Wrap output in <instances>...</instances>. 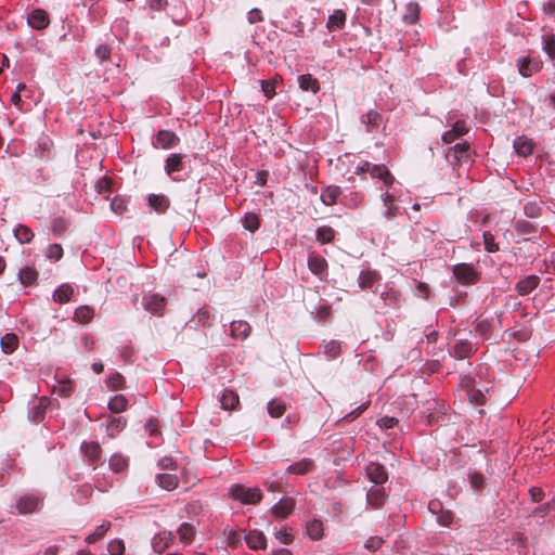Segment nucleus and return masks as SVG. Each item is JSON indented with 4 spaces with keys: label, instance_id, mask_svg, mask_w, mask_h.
<instances>
[{
    "label": "nucleus",
    "instance_id": "obj_6",
    "mask_svg": "<svg viewBox=\"0 0 555 555\" xmlns=\"http://www.w3.org/2000/svg\"><path fill=\"white\" fill-rule=\"evenodd\" d=\"M80 451L83 455L85 462L95 469L102 464V448L98 442L83 441L80 447Z\"/></svg>",
    "mask_w": 555,
    "mask_h": 555
},
{
    "label": "nucleus",
    "instance_id": "obj_50",
    "mask_svg": "<svg viewBox=\"0 0 555 555\" xmlns=\"http://www.w3.org/2000/svg\"><path fill=\"white\" fill-rule=\"evenodd\" d=\"M111 528L109 521H104L100 526H98L92 533L87 535L86 542L91 544L100 540Z\"/></svg>",
    "mask_w": 555,
    "mask_h": 555
},
{
    "label": "nucleus",
    "instance_id": "obj_7",
    "mask_svg": "<svg viewBox=\"0 0 555 555\" xmlns=\"http://www.w3.org/2000/svg\"><path fill=\"white\" fill-rule=\"evenodd\" d=\"M142 306L146 311L155 315H163L166 307V298L158 294L146 293L143 295Z\"/></svg>",
    "mask_w": 555,
    "mask_h": 555
},
{
    "label": "nucleus",
    "instance_id": "obj_61",
    "mask_svg": "<svg viewBox=\"0 0 555 555\" xmlns=\"http://www.w3.org/2000/svg\"><path fill=\"white\" fill-rule=\"evenodd\" d=\"M485 249L488 253H495L499 250V246L494 241V236L490 232L483 233Z\"/></svg>",
    "mask_w": 555,
    "mask_h": 555
},
{
    "label": "nucleus",
    "instance_id": "obj_49",
    "mask_svg": "<svg viewBox=\"0 0 555 555\" xmlns=\"http://www.w3.org/2000/svg\"><path fill=\"white\" fill-rule=\"evenodd\" d=\"M452 155L455 160L462 162L469 157V145L467 142H461L452 147Z\"/></svg>",
    "mask_w": 555,
    "mask_h": 555
},
{
    "label": "nucleus",
    "instance_id": "obj_33",
    "mask_svg": "<svg viewBox=\"0 0 555 555\" xmlns=\"http://www.w3.org/2000/svg\"><path fill=\"white\" fill-rule=\"evenodd\" d=\"M18 280L24 286H30L36 283L38 272L31 267H24L18 271Z\"/></svg>",
    "mask_w": 555,
    "mask_h": 555
},
{
    "label": "nucleus",
    "instance_id": "obj_4",
    "mask_svg": "<svg viewBox=\"0 0 555 555\" xmlns=\"http://www.w3.org/2000/svg\"><path fill=\"white\" fill-rule=\"evenodd\" d=\"M43 499L37 494L27 493L16 499L15 508L17 514L26 515L40 511Z\"/></svg>",
    "mask_w": 555,
    "mask_h": 555
},
{
    "label": "nucleus",
    "instance_id": "obj_46",
    "mask_svg": "<svg viewBox=\"0 0 555 555\" xmlns=\"http://www.w3.org/2000/svg\"><path fill=\"white\" fill-rule=\"evenodd\" d=\"M268 413L273 418L281 417L286 411V404L280 399H272L268 402Z\"/></svg>",
    "mask_w": 555,
    "mask_h": 555
},
{
    "label": "nucleus",
    "instance_id": "obj_5",
    "mask_svg": "<svg viewBox=\"0 0 555 555\" xmlns=\"http://www.w3.org/2000/svg\"><path fill=\"white\" fill-rule=\"evenodd\" d=\"M461 387L465 391L470 403H475L477 405H482L486 403V395L487 391H483V388L476 389L474 388V377L466 375L461 378Z\"/></svg>",
    "mask_w": 555,
    "mask_h": 555
},
{
    "label": "nucleus",
    "instance_id": "obj_32",
    "mask_svg": "<svg viewBox=\"0 0 555 555\" xmlns=\"http://www.w3.org/2000/svg\"><path fill=\"white\" fill-rule=\"evenodd\" d=\"M364 201V195L358 191H349L344 194L340 203L349 208L359 207Z\"/></svg>",
    "mask_w": 555,
    "mask_h": 555
},
{
    "label": "nucleus",
    "instance_id": "obj_41",
    "mask_svg": "<svg viewBox=\"0 0 555 555\" xmlns=\"http://www.w3.org/2000/svg\"><path fill=\"white\" fill-rule=\"evenodd\" d=\"M94 315V310L89 306H81L75 310L74 320L80 324L89 323Z\"/></svg>",
    "mask_w": 555,
    "mask_h": 555
},
{
    "label": "nucleus",
    "instance_id": "obj_64",
    "mask_svg": "<svg viewBox=\"0 0 555 555\" xmlns=\"http://www.w3.org/2000/svg\"><path fill=\"white\" fill-rule=\"evenodd\" d=\"M194 318L196 322L202 324L203 326L210 325V313L206 309H199Z\"/></svg>",
    "mask_w": 555,
    "mask_h": 555
},
{
    "label": "nucleus",
    "instance_id": "obj_43",
    "mask_svg": "<svg viewBox=\"0 0 555 555\" xmlns=\"http://www.w3.org/2000/svg\"><path fill=\"white\" fill-rule=\"evenodd\" d=\"M514 149L518 155L528 156L532 153V144L529 139L518 137L514 140Z\"/></svg>",
    "mask_w": 555,
    "mask_h": 555
},
{
    "label": "nucleus",
    "instance_id": "obj_3",
    "mask_svg": "<svg viewBox=\"0 0 555 555\" xmlns=\"http://www.w3.org/2000/svg\"><path fill=\"white\" fill-rule=\"evenodd\" d=\"M229 494L232 499L243 504H257L262 499V493L259 488H247L242 485L231 486Z\"/></svg>",
    "mask_w": 555,
    "mask_h": 555
},
{
    "label": "nucleus",
    "instance_id": "obj_11",
    "mask_svg": "<svg viewBox=\"0 0 555 555\" xmlns=\"http://www.w3.org/2000/svg\"><path fill=\"white\" fill-rule=\"evenodd\" d=\"M387 498L385 488L383 486H373L366 493V503L372 508H380Z\"/></svg>",
    "mask_w": 555,
    "mask_h": 555
},
{
    "label": "nucleus",
    "instance_id": "obj_40",
    "mask_svg": "<svg viewBox=\"0 0 555 555\" xmlns=\"http://www.w3.org/2000/svg\"><path fill=\"white\" fill-rule=\"evenodd\" d=\"M74 294V289L68 284H62L59 288H56L53 293V299L56 302L65 304L70 300L72 295Z\"/></svg>",
    "mask_w": 555,
    "mask_h": 555
},
{
    "label": "nucleus",
    "instance_id": "obj_39",
    "mask_svg": "<svg viewBox=\"0 0 555 555\" xmlns=\"http://www.w3.org/2000/svg\"><path fill=\"white\" fill-rule=\"evenodd\" d=\"M179 539L182 543L189 544L195 537V528L189 522H183L177 530Z\"/></svg>",
    "mask_w": 555,
    "mask_h": 555
},
{
    "label": "nucleus",
    "instance_id": "obj_52",
    "mask_svg": "<svg viewBox=\"0 0 555 555\" xmlns=\"http://www.w3.org/2000/svg\"><path fill=\"white\" fill-rule=\"evenodd\" d=\"M259 225H260V219H259L258 215H256L254 212H248L243 218V227L246 230H249L250 232L257 231Z\"/></svg>",
    "mask_w": 555,
    "mask_h": 555
},
{
    "label": "nucleus",
    "instance_id": "obj_13",
    "mask_svg": "<svg viewBox=\"0 0 555 555\" xmlns=\"http://www.w3.org/2000/svg\"><path fill=\"white\" fill-rule=\"evenodd\" d=\"M173 539V534L170 531H162L152 539V547L156 553L162 554L170 546Z\"/></svg>",
    "mask_w": 555,
    "mask_h": 555
},
{
    "label": "nucleus",
    "instance_id": "obj_22",
    "mask_svg": "<svg viewBox=\"0 0 555 555\" xmlns=\"http://www.w3.org/2000/svg\"><path fill=\"white\" fill-rule=\"evenodd\" d=\"M515 230L517 234L524 236L525 240L534 238L538 232L534 223L527 220H517L515 222Z\"/></svg>",
    "mask_w": 555,
    "mask_h": 555
},
{
    "label": "nucleus",
    "instance_id": "obj_53",
    "mask_svg": "<svg viewBox=\"0 0 555 555\" xmlns=\"http://www.w3.org/2000/svg\"><path fill=\"white\" fill-rule=\"evenodd\" d=\"M334 236L335 231L331 227H320L317 230V240L322 244L332 242Z\"/></svg>",
    "mask_w": 555,
    "mask_h": 555
},
{
    "label": "nucleus",
    "instance_id": "obj_8",
    "mask_svg": "<svg viewBox=\"0 0 555 555\" xmlns=\"http://www.w3.org/2000/svg\"><path fill=\"white\" fill-rule=\"evenodd\" d=\"M48 404L49 399L47 397H41L31 401L28 408V418L35 423L41 422Z\"/></svg>",
    "mask_w": 555,
    "mask_h": 555
},
{
    "label": "nucleus",
    "instance_id": "obj_23",
    "mask_svg": "<svg viewBox=\"0 0 555 555\" xmlns=\"http://www.w3.org/2000/svg\"><path fill=\"white\" fill-rule=\"evenodd\" d=\"M361 121L366 126L367 132H373L382 125L383 116L378 112L372 109L362 116Z\"/></svg>",
    "mask_w": 555,
    "mask_h": 555
},
{
    "label": "nucleus",
    "instance_id": "obj_18",
    "mask_svg": "<svg viewBox=\"0 0 555 555\" xmlns=\"http://www.w3.org/2000/svg\"><path fill=\"white\" fill-rule=\"evenodd\" d=\"M308 267L313 274L321 276L327 269V262L322 256L310 253L308 256Z\"/></svg>",
    "mask_w": 555,
    "mask_h": 555
},
{
    "label": "nucleus",
    "instance_id": "obj_55",
    "mask_svg": "<svg viewBox=\"0 0 555 555\" xmlns=\"http://www.w3.org/2000/svg\"><path fill=\"white\" fill-rule=\"evenodd\" d=\"M524 214L528 218H538L541 215V207L537 202H529L524 206Z\"/></svg>",
    "mask_w": 555,
    "mask_h": 555
},
{
    "label": "nucleus",
    "instance_id": "obj_62",
    "mask_svg": "<svg viewBox=\"0 0 555 555\" xmlns=\"http://www.w3.org/2000/svg\"><path fill=\"white\" fill-rule=\"evenodd\" d=\"M369 403H362L351 412L347 413L341 421L350 423L367 409Z\"/></svg>",
    "mask_w": 555,
    "mask_h": 555
},
{
    "label": "nucleus",
    "instance_id": "obj_63",
    "mask_svg": "<svg viewBox=\"0 0 555 555\" xmlns=\"http://www.w3.org/2000/svg\"><path fill=\"white\" fill-rule=\"evenodd\" d=\"M67 229V221L63 218H56L52 222V232L61 236Z\"/></svg>",
    "mask_w": 555,
    "mask_h": 555
},
{
    "label": "nucleus",
    "instance_id": "obj_59",
    "mask_svg": "<svg viewBox=\"0 0 555 555\" xmlns=\"http://www.w3.org/2000/svg\"><path fill=\"white\" fill-rule=\"evenodd\" d=\"M227 535V543L229 546L235 548L241 544V535L232 530V529H224L223 532Z\"/></svg>",
    "mask_w": 555,
    "mask_h": 555
},
{
    "label": "nucleus",
    "instance_id": "obj_19",
    "mask_svg": "<svg viewBox=\"0 0 555 555\" xmlns=\"http://www.w3.org/2000/svg\"><path fill=\"white\" fill-rule=\"evenodd\" d=\"M295 501L291 498L283 499L275 503L272 513L279 518H286L294 509Z\"/></svg>",
    "mask_w": 555,
    "mask_h": 555
},
{
    "label": "nucleus",
    "instance_id": "obj_21",
    "mask_svg": "<svg viewBox=\"0 0 555 555\" xmlns=\"http://www.w3.org/2000/svg\"><path fill=\"white\" fill-rule=\"evenodd\" d=\"M247 545L253 550H263L267 546V540L262 532L251 530L245 535Z\"/></svg>",
    "mask_w": 555,
    "mask_h": 555
},
{
    "label": "nucleus",
    "instance_id": "obj_51",
    "mask_svg": "<svg viewBox=\"0 0 555 555\" xmlns=\"http://www.w3.org/2000/svg\"><path fill=\"white\" fill-rule=\"evenodd\" d=\"M542 42L544 52L555 62V35H543Z\"/></svg>",
    "mask_w": 555,
    "mask_h": 555
},
{
    "label": "nucleus",
    "instance_id": "obj_28",
    "mask_svg": "<svg viewBox=\"0 0 555 555\" xmlns=\"http://www.w3.org/2000/svg\"><path fill=\"white\" fill-rule=\"evenodd\" d=\"M149 205L152 209L155 211L163 214L165 212L169 207V199L165 195H158V194H151L147 198Z\"/></svg>",
    "mask_w": 555,
    "mask_h": 555
},
{
    "label": "nucleus",
    "instance_id": "obj_31",
    "mask_svg": "<svg viewBox=\"0 0 555 555\" xmlns=\"http://www.w3.org/2000/svg\"><path fill=\"white\" fill-rule=\"evenodd\" d=\"M158 486L167 491H171L178 487V478L175 474L163 473L156 476Z\"/></svg>",
    "mask_w": 555,
    "mask_h": 555
},
{
    "label": "nucleus",
    "instance_id": "obj_57",
    "mask_svg": "<svg viewBox=\"0 0 555 555\" xmlns=\"http://www.w3.org/2000/svg\"><path fill=\"white\" fill-rule=\"evenodd\" d=\"M47 257L57 261L63 257V248L60 244H51L47 249Z\"/></svg>",
    "mask_w": 555,
    "mask_h": 555
},
{
    "label": "nucleus",
    "instance_id": "obj_2",
    "mask_svg": "<svg viewBox=\"0 0 555 555\" xmlns=\"http://www.w3.org/2000/svg\"><path fill=\"white\" fill-rule=\"evenodd\" d=\"M452 272L456 282L464 286L476 284L480 278V272L475 266L467 262L454 264Z\"/></svg>",
    "mask_w": 555,
    "mask_h": 555
},
{
    "label": "nucleus",
    "instance_id": "obj_47",
    "mask_svg": "<svg viewBox=\"0 0 555 555\" xmlns=\"http://www.w3.org/2000/svg\"><path fill=\"white\" fill-rule=\"evenodd\" d=\"M73 391L74 385L73 382L69 379L57 380L56 384L53 386V392L62 397H69Z\"/></svg>",
    "mask_w": 555,
    "mask_h": 555
},
{
    "label": "nucleus",
    "instance_id": "obj_44",
    "mask_svg": "<svg viewBox=\"0 0 555 555\" xmlns=\"http://www.w3.org/2000/svg\"><path fill=\"white\" fill-rule=\"evenodd\" d=\"M14 236L21 244H27L30 243L34 238V232L24 224H18L13 230Z\"/></svg>",
    "mask_w": 555,
    "mask_h": 555
},
{
    "label": "nucleus",
    "instance_id": "obj_10",
    "mask_svg": "<svg viewBox=\"0 0 555 555\" xmlns=\"http://www.w3.org/2000/svg\"><path fill=\"white\" fill-rule=\"evenodd\" d=\"M27 23L34 29H44L50 24L49 14L42 9H35L29 13Z\"/></svg>",
    "mask_w": 555,
    "mask_h": 555
},
{
    "label": "nucleus",
    "instance_id": "obj_38",
    "mask_svg": "<svg viewBox=\"0 0 555 555\" xmlns=\"http://www.w3.org/2000/svg\"><path fill=\"white\" fill-rule=\"evenodd\" d=\"M0 345L4 353H12L16 350L18 346V338L15 334L8 333L1 338Z\"/></svg>",
    "mask_w": 555,
    "mask_h": 555
},
{
    "label": "nucleus",
    "instance_id": "obj_16",
    "mask_svg": "<svg viewBox=\"0 0 555 555\" xmlns=\"http://www.w3.org/2000/svg\"><path fill=\"white\" fill-rule=\"evenodd\" d=\"M178 141L179 139L175 132L169 130H160L158 131L156 140L153 144L157 149H170L175 146Z\"/></svg>",
    "mask_w": 555,
    "mask_h": 555
},
{
    "label": "nucleus",
    "instance_id": "obj_20",
    "mask_svg": "<svg viewBox=\"0 0 555 555\" xmlns=\"http://www.w3.org/2000/svg\"><path fill=\"white\" fill-rule=\"evenodd\" d=\"M379 275L375 271L363 270L359 274L358 284L361 289H372L374 285L378 282Z\"/></svg>",
    "mask_w": 555,
    "mask_h": 555
},
{
    "label": "nucleus",
    "instance_id": "obj_26",
    "mask_svg": "<svg viewBox=\"0 0 555 555\" xmlns=\"http://www.w3.org/2000/svg\"><path fill=\"white\" fill-rule=\"evenodd\" d=\"M231 335L235 338L245 339L249 336L251 327L246 321H233L230 325Z\"/></svg>",
    "mask_w": 555,
    "mask_h": 555
},
{
    "label": "nucleus",
    "instance_id": "obj_25",
    "mask_svg": "<svg viewBox=\"0 0 555 555\" xmlns=\"http://www.w3.org/2000/svg\"><path fill=\"white\" fill-rule=\"evenodd\" d=\"M341 195V190L337 185H328L321 193V201L326 206H333L337 203L338 197Z\"/></svg>",
    "mask_w": 555,
    "mask_h": 555
},
{
    "label": "nucleus",
    "instance_id": "obj_27",
    "mask_svg": "<svg viewBox=\"0 0 555 555\" xmlns=\"http://www.w3.org/2000/svg\"><path fill=\"white\" fill-rule=\"evenodd\" d=\"M314 467V463L310 459H301L300 461L291 464L286 472L288 474L305 475Z\"/></svg>",
    "mask_w": 555,
    "mask_h": 555
},
{
    "label": "nucleus",
    "instance_id": "obj_54",
    "mask_svg": "<svg viewBox=\"0 0 555 555\" xmlns=\"http://www.w3.org/2000/svg\"><path fill=\"white\" fill-rule=\"evenodd\" d=\"M124 383H125V378L119 373H113L106 379V385L112 390H116V389L121 388L124 386Z\"/></svg>",
    "mask_w": 555,
    "mask_h": 555
},
{
    "label": "nucleus",
    "instance_id": "obj_60",
    "mask_svg": "<svg viewBox=\"0 0 555 555\" xmlns=\"http://www.w3.org/2000/svg\"><path fill=\"white\" fill-rule=\"evenodd\" d=\"M107 550L111 555H122L125 552V544L121 540H112L108 545Z\"/></svg>",
    "mask_w": 555,
    "mask_h": 555
},
{
    "label": "nucleus",
    "instance_id": "obj_45",
    "mask_svg": "<svg viewBox=\"0 0 555 555\" xmlns=\"http://www.w3.org/2000/svg\"><path fill=\"white\" fill-rule=\"evenodd\" d=\"M324 354L330 359H336L341 352V345L337 340L324 341L322 344Z\"/></svg>",
    "mask_w": 555,
    "mask_h": 555
},
{
    "label": "nucleus",
    "instance_id": "obj_1",
    "mask_svg": "<svg viewBox=\"0 0 555 555\" xmlns=\"http://www.w3.org/2000/svg\"><path fill=\"white\" fill-rule=\"evenodd\" d=\"M369 172L372 179H377L383 182L384 186H391L395 178L384 165H375L370 162H362L356 167L354 173L361 175Z\"/></svg>",
    "mask_w": 555,
    "mask_h": 555
},
{
    "label": "nucleus",
    "instance_id": "obj_58",
    "mask_svg": "<svg viewBox=\"0 0 555 555\" xmlns=\"http://www.w3.org/2000/svg\"><path fill=\"white\" fill-rule=\"evenodd\" d=\"M112 210L117 215H122L127 209V202L121 197H114L111 202Z\"/></svg>",
    "mask_w": 555,
    "mask_h": 555
},
{
    "label": "nucleus",
    "instance_id": "obj_30",
    "mask_svg": "<svg viewBox=\"0 0 555 555\" xmlns=\"http://www.w3.org/2000/svg\"><path fill=\"white\" fill-rule=\"evenodd\" d=\"M127 425V421L122 416L112 417L106 425V433L109 438H115L121 433Z\"/></svg>",
    "mask_w": 555,
    "mask_h": 555
},
{
    "label": "nucleus",
    "instance_id": "obj_9",
    "mask_svg": "<svg viewBox=\"0 0 555 555\" xmlns=\"http://www.w3.org/2000/svg\"><path fill=\"white\" fill-rule=\"evenodd\" d=\"M389 188H380V198L385 207L384 217L391 220L399 215V207L393 203V195L389 192Z\"/></svg>",
    "mask_w": 555,
    "mask_h": 555
},
{
    "label": "nucleus",
    "instance_id": "obj_37",
    "mask_svg": "<svg viewBox=\"0 0 555 555\" xmlns=\"http://www.w3.org/2000/svg\"><path fill=\"white\" fill-rule=\"evenodd\" d=\"M298 83L304 91H311L317 93L320 89L318 80L310 74L300 75L298 77Z\"/></svg>",
    "mask_w": 555,
    "mask_h": 555
},
{
    "label": "nucleus",
    "instance_id": "obj_17",
    "mask_svg": "<svg viewBox=\"0 0 555 555\" xmlns=\"http://www.w3.org/2000/svg\"><path fill=\"white\" fill-rule=\"evenodd\" d=\"M476 349L468 340H457L452 346L451 354L456 359L469 358Z\"/></svg>",
    "mask_w": 555,
    "mask_h": 555
},
{
    "label": "nucleus",
    "instance_id": "obj_35",
    "mask_svg": "<svg viewBox=\"0 0 555 555\" xmlns=\"http://www.w3.org/2000/svg\"><path fill=\"white\" fill-rule=\"evenodd\" d=\"M346 23V14L341 10H336L327 20V28L331 31L341 29Z\"/></svg>",
    "mask_w": 555,
    "mask_h": 555
},
{
    "label": "nucleus",
    "instance_id": "obj_36",
    "mask_svg": "<svg viewBox=\"0 0 555 555\" xmlns=\"http://www.w3.org/2000/svg\"><path fill=\"white\" fill-rule=\"evenodd\" d=\"M182 158L183 156L181 154H171L166 159L165 170L167 175L171 176L173 172L181 171L183 169Z\"/></svg>",
    "mask_w": 555,
    "mask_h": 555
},
{
    "label": "nucleus",
    "instance_id": "obj_34",
    "mask_svg": "<svg viewBox=\"0 0 555 555\" xmlns=\"http://www.w3.org/2000/svg\"><path fill=\"white\" fill-rule=\"evenodd\" d=\"M129 461L120 453H115L109 457L108 466L114 473H121L128 468Z\"/></svg>",
    "mask_w": 555,
    "mask_h": 555
},
{
    "label": "nucleus",
    "instance_id": "obj_14",
    "mask_svg": "<svg viewBox=\"0 0 555 555\" xmlns=\"http://www.w3.org/2000/svg\"><path fill=\"white\" fill-rule=\"evenodd\" d=\"M517 66L521 76L530 77L541 69L542 62L539 60H531L530 57H522L518 60Z\"/></svg>",
    "mask_w": 555,
    "mask_h": 555
},
{
    "label": "nucleus",
    "instance_id": "obj_15",
    "mask_svg": "<svg viewBox=\"0 0 555 555\" xmlns=\"http://www.w3.org/2000/svg\"><path fill=\"white\" fill-rule=\"evenodd\" d=\"M469 128L464 120H457L453 124L452 129L446 131L442 134V141L447 144L452 143L459 137L464 135L468 132Z\"/></svg>",
    "mask_w": 555,
    "mask_h": 555
},
{
    "label": "nucleus",
    "instance_id": "obj_56",
    "mask_svg": "<svg viewBox=\"0 0 555 555\" xmlns=\"http://www.w3.org/2000/svg\"><path fill=\"white\" fill-rule=\"evenodd\" d=\"M95 56L99 59L101 63L106 62L109 60L112 54V49L107 44H100L95 49Z\"/></svg>",
    "mask_w": 555,
    "mask_h": 555
},
{
    "label": "nucleus",
    "instance_id": "obj_12",
    "mask_svg": "<svg viewBox=\"0 0 555 555\" xmlns=\"http://www.w3.org/2000/svg\"><path fill=\"white\" fill-rule=\"evenodd\" d=\"M366 475L374 486H383L388 479L385 467L378 463H370L366 466Z\"/></svg>",
    "mask_w": 555,
    "mask_h": 555
},
{
    "label": "nucleus",
    "instance_id": "obj_24",
    "mask_svg": "<svg viewBox=\"0 0 555 555\" xmlns=\"http://www.w3.org/2000/svg\"><path fill=\"white\" fill-rule=\"evenodd\" d=\"M308 537L314 541L321 540L324 532V525L320 519L313 518L306 524Z\"/></svg>",
    "mask_w": 555,
    "mask_h": 555
},
{
    "label": "nucleus",
    "instance_id": "obj_48",
    "mask_svg": "<svg viewBox=\"0 0 555 555\" xmlns=\"http://www.w3.org/2000/svg\"><path fill=\"white\" fill-rule=\"evenodd\" d=\"M128 401L125 396L117 395L108 402V409L114 413L124 412L127 409Z\"/></svg>",
    "mask_w": 555,
    "mask_h": 555
},
{
    "label": "nucleus",
    "instance_id": "obj_42",
    "mask_svg": "<svg viewBox=\"0 0 555 555\" xmlns=\"http://www.w3.org/2000/svg\"><path fill=\"white\" fill-rule=\"evenodd\" d=\"M240 399L236 392L232 390H224L222 397L220 399V403L222 409L224 410H233L238 404Z\"/></svg>",
    "mask_w": 555,
    "mask_h": 555
},
{
    "label": "nucleus",
    "instance_id": "obj_29",
    "mask_svg": "<svg viewBox=\"0 0 555 555\" xmlns=\"http://www.w3.org/2000/svg\"><path fill=\"white\" fill-rule=\"evenodd\" d=\"M539 284V278L537 275H529L524 280L519 281L516 285L518 294L521 296L531 293Z\"/></svg>",
    "mask_w": 555,
    "mask_h": 555
}]
</instances>
